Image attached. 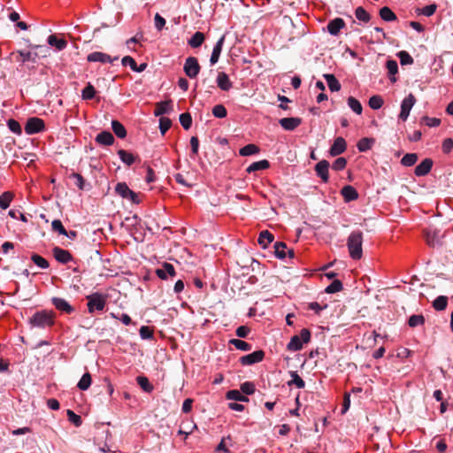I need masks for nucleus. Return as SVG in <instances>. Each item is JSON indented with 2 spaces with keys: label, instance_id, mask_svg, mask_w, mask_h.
<instances>
[{
  "label": "nucleus",
  "instance_id": "nucleus-1",
  "mask_svg": "<svg viewBox=\"0 0 453 453\" xmlns=\"http://www.w3.org/2000/svg\"><path fill=\"white\" fill-rule=\"evenodd\" d=\"M363 233L359 230L353 231L348 237L347 247L352 259L358 260L362 257Z\"/></svg>",
  "mask_w": 453,
  "mask_h": 453
},
{
  "label": "nucleus",
  "instance_id": "nucleus-2",
  "mask_svg": "<svg viewBox=\"0 0 453 453\" xmlns=\"http://www.w3.org/2000/svg\"><path fill=\"white\" fill-rule=\"evenodd\" d=\"M55 319L52 312L47 311H36L30 319L29 325L31 327L47 328L54 325Z\"/></svg>",
  "mask_w": 453,
  "mask_h": 453
},
{
  "label": "nucleus",
  "instance_id": "nucleus-3",
  "mask_svg": "<svg viewBox=\"0 0 453 453\" xmlns=\"http://www.w3.org/2000/svg\"><path fill=\"white\" fill-rule=\"evenodd\" d=\"M87 300L88 311L91 314L95 311H103L106 304V296L98 292H95L87 296Z\"/></svg>",
  "mask_w": 453,
  "mask_h": 453
},
{
  "label": "nucleus",
  "instance_id": "nucleus-4",
  "mask_svg": "<svg viewBox=\"0 0 453 453\" xmlns=\"http://www.w3.org/2000/svg\"><path fill=\"white\" fill-rule=\"evenodd\" d=\"M311 340V332L303 328L300 335H294L291 337L289 342L287 345V349L289 351H297L302 349L304 343H308Z\"/></svg>",
  "mask_w": 453,
  "mask_h": 453
},
{
  "label": "nucleus",
  "instance_id": "nucleus-5",
  "mask_svg": "<svg viewBox=\"0 0 453 453\" xmlns=\"http://www.w3.org/2000/svg\"><path fill=\"white\" fill-rule=\"evenodd\" d=\"M115 192L122 198L129 200L134 204L140 203L138 195L131 190L125 182H119L115 186Z\"/></svg>",
  "mask_w": 453,
  "mask_h": 453
},
{
  "label": "nucleus",
  "instance_id": "nucleus-6",
  "mask_svg": "<svg viewBox=\"0 0 453 453\" xmlns=\"http://www.w3.org/2000/svg\"><path fill=\"white\" fill-rule=\"evenodd\" d=\"M201 66L198 63V60L195 57H188L186 58L184 65H183V71L185 74L190 78L195 79L198 75L200 72Z\"/></svg>",
  "mask_w": 453,
  "mask_h": 453
},
{
  "label": "nucleus",
  "instance_id": "nucleus-7",
  "mask_svg": "<svg viewBox=\"0 0 453 453\" xmlns=\"http://www.w3.org/2000/svg\"><path fill=\"white\" fill-rule=\"evenodd\" d=\"M45 125L42 119L33 117L27 119L25 126V132L27 134H35L44 130Z\"/></svg>",
  "mask_w": 453,
  "mask_h": 453
},
{
  "label": "nucleus",
  "instance_id": "nucleus-8",
  "mask_svg": "<svg viewBox=\"0 0 453 453\" xmlns=\"http://www.w3.org/2000/svg\"><path fill=\"white\" fill-rule=\"evenodd\" d=\"M416 103V98L412 94H409L401 103V111L399 114V119L403 121H405L411 112V110L414 106Z\"/></svg>",
  "mask_w": 453,
  "mask_h": 453
},
{
  "label": "nucleus",
  "instance_id": "nucleus-9",
  "mask_svg": "<svg viewBox=\"0 0 453 453\" xmlns=\"http://www.w3.org/2000/svg\"><path fill=\"white\" fill-rule=\"evenodd\" d=\"M329 162L323 159L318 162L314 167L316 175L320 178L324 183H327L329 180Z\"/></svg>",
  "mask_w": 453,
  "mask_h": 453
},
{
  "label": "nucleus",
  "instance_id": "nucleus-10",
  "mask_svg": "<svg viewBox=\"0 0 453 453\" xmlns=\"http://www.w3.org/2000/svg\"><path fill=\"white\" fill-rule=\"evenodd\" d=\"M118 59H119L118 57L111 58L110 55L104 53V52H100V51L91 52L87 57V60L88 62H99V63H103V64H106V63L111 64L115 60H118Z\"/></svg>",
  "mask_w": 453,
  "mask_h": 453
},
{
  "label": "nucleus",
  "instance_id": "nucleus-11",
  "mask_svg": "<svg viewBox=\"0 0 453 453\" xmlns=\"http://www.w3.org/2000/svg\"><path fill=\"white\" fill-rule=\"evenodd\" d=\"M265 352L263 350H256L250 354L242 356L240 358V363L242 365H251L259 363L264 359Z\"/></svg>",
  "mask_w": 453,
  "mask_h": 453
},
{
  "label": "nucleus",
  "instance_id": "nucleus-12",
  "mask_svg": "<svg viewBox=\"0 0 453 453\" xmlns=\"http://www.w3.org/2000/svg\"><path fill=\"white\" fill-rule=\"evenodd\" d=\"M347 150V143L344 138L337 137L334 139L332 146L329 149V155L331 157H337L342 154Z\"/></svg>",
  "mask_w": 453,
  "mask_h": 453
},
{
  "label": "nucleus",
  "instance_id": "nucleus-13",
  "mask_svg": "<svg viewBox=\"0 0 453 453\" xmlns=\"http://www.w3.org/2000/svg\"><path fill=\"white\" fill-rule=\"evenodd\" d=\"M51 303L59 311L65 312L66 314H71L74 311V308L64 298L52 297Z\"/></svg>",
  "mask_w": 453,
  "mask_h": 453
},
{
  "label": "nucleus",
  "instance_id": "nucleus-14",
  "mask_svg": "<svg viewBox=\"0 0 453 453\" xmlns=\"http://www.w3.org/2000/svg\"><path fill=\"white\" fill-rule=\"evenodd\" d=\"M275 256L280 259H284L287 257V253L289 257H294V250L288 249L286 243L282 242H277L274 244Z\"/></svg>",
  "mask_w": 453,
  "mask_h": 453
},
{
  "label": "nucleus",
  "instance_id": "nucleus-15",
  "mask_svg": "<svg viewBox=\"0 0 453 453\" xmlns=\"http://www.w3.org/2000/svg\"><path fill=\"white\" fill-rule=\"evenodd\" d=\"M280 127L288 131H293L302 123V119L300 118L291 117V118H283L279 121Z\"/></svg>",
  "mask_w": 453,
  "mask_h": 453
},
{
  "label": "nucleus",
  "instance_id": "nucleus-16",
  "mask_svg": "<svg viewBox=\"0 0 453 453\" xmlns=\"http://www.w3.org/2000/svg\"><path fill=\"white\" fill-rule=\"evenodd\" d=\"M433 167V160L430 158H426L421 163H419L414 171L416 176L421 177L426 176L429 173Z\"/></svg>",
  "mask_w": 453,
  "mask_h": 453
},
{
  "label": "nucleus",
  "instance_id": "nucleus-17",
  "mask_svg": "<svg viewBox=\"0 0 453 453\" xmlns=\"http://www.w3.org/2000/svg\"><path fill=\"white\" fill-rule=\"evenodd\" d=\"M52 252L55 259L61 264H67L73 259V257L68 250H63L59 247H55Z\"/></svg>",
  "mask_w": 453,
  "mask_h": 453
},
{
  "label": "nucleus",
  "instance_id": "nucleus-18",
  "mask_svg": "<svg viewBox=\"0 0 453 453\" xmlns=\"http://www.w3.org/2000/svg\"><path fill=\"white\" fill-rule=\"evenodd\" d=\"M217 86L223 91H228L232 88L233 83L229 79V76L224 73L219 72L216 79Z\"/></svg>",
  "mask_w": 453,
  "mask_h": 453
},
{
  "label": "nucleus",
  "instance_id": "nucleus-19",
  "mask_svg": "<svg viewBox=\"0 0 453 453\" xmlns=\"http://www.w3.org/2000/svg\"><path fill=\"white\" fill-rule=\"evenodd\" d=\"M173 105L171 100L161 101L156 104L154 115L158 117L173 111Z\"/></svg>",
  "mask_w": 453,
  "mask_h": 453
},
{
  "label": "nucleus",
  "instance_id": "nucleus-20",
  "mask_svg": "<svg viewBox=\"0 0 453 453\" xmlns=\"http://www.w3.org/2000/svg\"><path fill=\"white\" fill-rule=\"evenodd\" d=\"M225 37H226V35H223L218 40V42H216V44L213 47V50H212V52H211V58H210V63H211V65H215L219 61V56L221 54L222 48H223V45H224Z\"/></svg>",
  "mask_w": 453,
  "mask_h": 453
},
{
  "label": "nucleus",
  "instance_id": "nucleus-21",
  "mask_svg": "<svg viewBox=\"0 0 453 453\" xmlns=\"http://www.w3.org/2000/svg\"><path fill=\"white\" fill-rule=\"evenodd\" d=\"M345 26V22L341 18H335L328 22L327 31L332 35H337L342 28Z\"/></svg>",
  "mask_w": 453,
  "mask_h": 453
},
{
  "label": "nucleus",
  "instance_id": "nucleus-22",
  "mask_svg": "<svg viewBox=\"0 0 453 453\" xmlns=\"http://www.w3.org/2000/svg\"><path fill=\"white\" fill-rule=\"evenodd\" d=\"M156 274L158 278L165 280L168 276H174L175 270L172 264L164 263L161 268L156 270Z\"/></svg>",
  "mask_w": 453,
  "mask_h": 453
},
{
  "label": "nucleus",
  "instance_id": "nucleus-23",
  "mask_svg": "<svg viewBox=\"0 0 453 453\" xmlns=\"http://www.w3.org/2000/svg\"><path fill=\"white\" fill-rule=\"evenodd\" d=\"M442 235L440 234V231L436 230V229H430L428 231H426V242L429 246H436V245H439L441 244V237Z\"/></svg>",
  "mask_w": 453,
  "mask_h": 453
},
{
  "label": "nucleus",
  "instance_id": "nucleus-24",
  "mask_svg": "<svg viewBox=\"0 0 453 453\" xmlns=\"http://www.w3.org/2000/svg\"><path fill=\"white\" fill-rule=\"evenodd\" d=\"M341 194L346 202L354 201L358 197L357 191L349 185L344 186L341 190Z\"/></svg>",
  "mask_w": 453,
  "mask_h": 453
},
{
  "label": "nucleus",
  "instance_id": "nucleus-25",
  "mask_svg": "<svg viewBox=\"0 0 453 453\" xmlns=\"http://www.w3.org/2000/svg\"><path fill=\"white\" fill-rule=\"evenodd\" d=\"M96 142L102 145L110 146L114 142V137L109 131H103L96 137Z\"/></svg>",
  "mask_w": 453,
  "mask_h": 453
},
{
  "label": "nucleus",
  "instance_id": "nucleus-26",
  "mask_svg": "<svg viewBox=\"0 0 453 453\" xmlns=\"http://www.w3.org/2000/svg\"><path fill=\"white\" fill-rule=\"evenodd\" d=\"M118 155H119L120 160L127 166L132 165L138 158L133 153L128 152L125 150H119Z\"/></svg>",
  "mask_w": 453,
  "mask_h": 453
},
{
  "label": "nucleus",
  "instance_id": "nucleus-27",
  "mask_svg": "<svg viewBox=\"0 0 453 453\" xmlns=\"http://www.w3.org/2000/svg\"><path fill=\"white\" fill-rule=\"evenodd\" d=\"M323 78L326 81L327 86L332 92H337L341 89V84L334 74L325 73Z\"/></svg>",
  "mask_w": 453,
  "mask_h": 453
},
{
  "label": "nucleus",
  "instance_id": "nucleus-28",
  "mask_svg": "<svg viewBox=\"0 0 453 453\" xmlns=\"http://www.w3.org/2000/svg\"><path fill=\"white\" fill-rule=\"evenodd\" d=\"M386 67L388 73V78L391 82H395L397 81L395 74L398 72V65L397 62L394 59H388L386 63Z\"/></svg>",
  "mask_w": 453,
  "mask_h": 453
},
{
  "label": "nucleus",
  "instance_id": "nucleus-29",
  "mask_svg": "<svg viewBox=\"0 0 453 453\" xmlns=\"http://www.w3.org/2000/svg\"><path fill=\"white\" fill-rule=\"evenodd\" d=\"M269 166H270L269 161L266 159H263V160L257 161V162H254L251 165H250L247 167L246 172L249 173H255L257 171L265 170V169L269 168Z\"/></svg>",
  "mask_w": 453,
  "mask_h": 453
},
{
  "label": "nucleus",
  "instance_id": "nucleus-30",
  "mask_svg": "<svg viewBox=\"0 0 453 453\" xmlns=\"http://www.w3.org/2000/svg\"><path fill=\"white\" fill-rule=\"evenodd\" d=\"M47 42L50 46L56 47L58 50H62L67 46V42L65 40L58 39L54 35H50L47 39Z\"/></svg>",
  "mask_w": 453,
  "mask_h": 453
},
{
  "label": "nucleus",
  "instance_id": "nucleus-31",
  "mask_svg": "<svg viewBox=\"0 0 453 453\" xmlns=\"http://www.w3.org/2000/svg\"><path fill=\"white\" fill-rule=\"evenodd\" d=\"M375 140L373 138H362L357 143V148L360 152H365L369 150L374 144Z\"/></svg>",
  "mask_w": 453,
  "mask_h": 453
},
{
  "label": "nucleus",
  "instance_id": "nucleus-32",
  "mask_svg": "<svg viewBox=\"0 0 453 453\" xmlns=\"http://www.w3.org/2000/svg\"><path fill=\"white\" fill-rule=\"evenodd\" d=\"M273 241V235L269 231H262L258 237V243L261 247L265 249Z\"/></svg>",
  "mask_w": 453,
  "mask_h": 453
},
{
  "label": "nucleus",
  "instance_id": "nucleus-33",
  "mask_svg": "<svg viewBox=\"0 0 453 453\" xmlns=\"http://www.w3.org/2000/svg\"><path fill=\"white\" fill-rule=\"evenodd\" d=\"M380 16L384 21L387 22L395 21L397 19L396 15L388 6H384L380 10Z\"/></svg>",
  "mask_w": 453,
  "mask_h": 453
},
{
  "label": "nucleus",
  "instance_id": "nucleus-34",
  "mask_svg": "<svg viewBox=\"0 0 453 453\" xmlns=\"http://www.w3.org/2000/svg\"><path fill=\"white\" fill-rule=\"evenodd\" d=\"M204 41V35L202 32H196L191 38L188 40V43L192 48H198L202 45Z\"/></svg>",
  "mask_w": 453,
  "mask_h": 453
},
{
  "label": "nucleus",
  "instance_id": "nucleus-35",
  "mask_svg": "<svg viewBox=\"0 0 453 453\" xmlns=\"http://www.w3.org/2000/svg\"><path fill=\"white\" fill-rule=\"evenodd\" d=\"M226 396L228 400H234V401H238V402H248L249 401L248 397L246 395H244L242 392L236 390V389L229 390L226 393Z\"/></svg>",
  "mask_w": 453,
  "mask_h": 453
},
{
  "label": "nucleus",
  "instance_id": "nucleus-36",
  "mask_svg": "<svg viewBox=\"0 0 453 453\" xmlns=\"http://www.w3.org/2000/svg\"><path fill=\"white\" fill-rule=\"evenodd\" d=\"M111 128H112V131L114 132V134L119 137V138H125L127 136V130L125 128V127L118 120H112L111 121Z\"/></svg>",
  "mask_w": 453,
  "mask_h": 453
},
{
  "label": "nucleus",
  "instance_id": "nucleus-37",
  "mask_svg": "<svg viewBox=\"0 0 453 453\" xmlns=\"http://www.w3.org/2000/svg\"><path fill=\"white\" fill-rule=\"evenodd\" d=\"M14 198V195L10 191H5L0 196V208L3 210L7 209L12 201Z\"/></svg>",
  "mask_w": 453,
  "mask_h": 453
},
{
  "label": "nucleus",
  "instance_id": "nucleus-38",
  "mask_svg": "<svg viewBox=\"0 0 453 453\" xmlns=\"http://www.w3.org/2000/svg\"><path fill=\"white\" fill-rule=\"evenodd\" d=\"M229 344L234 346L237 349L242 351H250L252 349L251 344L241 339H231Z\"/></svg>",
  "mask_w": 453,
  "mask_h": 453
},
{
  "label": "nucleus",
  "instance_id": "nucleus-39",
  "mask_svg": "<svg viewBox=\"0 0 453 453\" xmlns=\"http://www.w3.org/2000/svg\"><path fill=\"white\" fill-rule=\"evenodd\" d=\"M259 152V148L255 144H248L242 147L239 153L242 157H248Z\"/></svg>",
  "mask_w": 453,
  "mask_h": 453
},
{
  "label": "nucleus",
  "instance_id": "nucleus-40",
  "mask_svg": "<svg viewBox=\"0 0 453 453\" xmlns=\"http://www.w3.org/2000/svg\"><path fill=\"white\" fill-rule=\"evenodd\" d=\"M418 161V155L416 153H407L405 154L402 159L401 164L404 166H412Z\"/></svg>",
  "mask_w": 453,
  "mask_h": 453
},
{
  "label": "nucleus",
  "instance_id": "nucleus-41",
  "mask_svg": "<svg viewBox=\"0 0 453 453\" xmlns=\"http://www.w3.org/2000/svg\"><path fill=\"white\" fill-rule=\"evenodd\" d=\"M91 381V375L88 372H86L79 380L77 387L79 389L85 391L90 387Z\"/></svg>",
  "mask_w": 453,
  "mask_h": 453
},
{
  "label": "nucleus",
  "instance_id": "nucleus-42",
  "mask_svg": "<svg viewBox=\"0 0 453 453\" xmlns=\"http://www.w3.org/2000/svg\"><path fill=\"white\" fill-rule=\"evenodd\" d=\"M348 102V105L349 107L357 114L360 115L362 113V111H363V107L360 104V102L353 97V96H349L347 100Z\"/></svg>",
  "mask_w": 453,
  "mask_h": 453
},
{
  "label": "nucleus",
  "instance_id": "nucleus-43",
  "mask_svg": "<svg viewBox=\"0 0 453 453\" xmlns=\"http://www.w3.org/2000/svg\"><path fill=\"white\" fill-rule=\"evenodd\" d=\"M290 376L292 380L288 382V386L295 385L297 388H303L305 387L304 380L297 374L296 372H291Z\"/></svg>",
  "mask_w": 453,
  "mask_h": 453
},
{
  "label": "nucleus",
  "instance_id": "nucleus-44",
  "mask_svg": "<svg viewBox=\"0 0 453 453\" xmlns=\"http://www.w3.org/2000/svg\"><path fill=\"white\" fill-rule=\"evenodd\" d=\"M448 304V297L444 296H440L434 299L433 302V307L436 311H443Z\"/></svg>",
  "mask_w": 453,
  "mask_h": 453
},
{
  "label": "nucleus",
  "instance_id": "nucleus-45",
  "mask_svg": "<svg viewBox=\"0 0 453 453\" xmlns=\"http://www.w3.org/2000/svg\"><path fill=\"white\" fill-rule=\"evenodd\" d=\"M138 385L142 388L143 391L150 393L153 390V386L150 383L148 378L144 376H138L136 378Z\"/></svg>",
  "mask_w": 453,
  "mask_h": 453
},
{
  "label": "nucleus",
  "instance_id": "nucleus-46",
  "mask_svg": "<svg viewBox=\"0 0 453 453\" xmlns=\"http://www.w3.org/2000/svg\"><path fill=\"white\" fill-rule=\"evenodd\" d=\"M355 15L358 20L365 23L371 19L370 14L362 6H359L355 10Z\"/></svg>",
  "mask_w": 453,
  "mask_h": 453
},
{
  "label": "nucleus",
  "instance_id": "nucleus-47",
  "mask_svg": "<svg viewBox=\"0 0 453 453\" xmlns=\"http://www.w3.org/2000/svg\"><path fill=\"white\" fill-rule=\"evenodd\" d=\"M343 286L341 280H334L331 284H329L325 291L328 294H334L341 291L342 289Z\"/></svg>",
  "mask_w": 453,
  "mask_h": 453
},
{
  "label": "nucleus",
  "instance_id": "nucleus-48",
  "mask_svg": "<svg viewBox=\"0 0 453 453\" xmlns=\"http://www.w3.org/2000/svg\"><path fill=\"white\" fill-rule=\"evenodd\" d=\"M424 323H425V318L423 315H420V314L411 315L408 320V325L411 327H416L418 326H422Z\"/></svg>",
  "mask_w": 453,
  "mask_h": 453
},
{
  "label": "nucleus",
  "instance_id": "nucleus-49",
  "mask_svg": "<svg viewBox=\"0 0 453 453\" xmlns=\"http://www.w3.org/2000/svg\"><path fill=\"white\" fill-rule=\"evenodd\" d=\"M96 89L94 86L88 83L81 92V96L84 100H90L95 96Z\"/></svg>",
  "mask_w": 453,
  "mask_h": 453
},
{
  "label": "nucleus",
  "instance_id": "nucleus-50",
  "mask_svg": "<svg viewBox=\"0 0 453 453\" xmlns=\"http://www.w3.org/2000/svg\"><path fill=\"white\" fill-rule=\"evenodd\" d=\"M369 106L373 110H379L383 105V99L380 96H372L369 99Z\"/></svg>",
  "mask_w": 453,
  "mask_h": 453
},
{
  "label": "nucleus",
  "instance_id": "nucleus-51",
  "mask_svg": "<svg viewBox=\"0 0 453 453\" xmlns=\"http://www.w3.org/2000/svg\"><path fill=\"white\" fill-rule=\"evenodd\" d=\"M402 65H411L413 63L412 57L405 50H401L397 53Z\"/></svg>",
  "mask_w": 453,
  "mask_h": 453
},
{
  "label": "nucleus",
  "instance_id": "nucleus-52",
  "mask_svg": "<svg viewBox=\"0 0 453 453\" xmlns=\"http://www.w3.org/2000/svg\"><path fill=\"white\" fill-rule=\"evenodd\" d=\"M31 259L38 267L42 269H47L50 266L49 262L37 254H33Z\"/></svg>",
  "mask_w": 453,
  "mask_h": 453
},
{
  "label": "nucleus",
  "instance_id": "nucleus-53",
  "mask_svg": "<svg viewBox=\"0 0 453 453\" xmlns=\"http://www.w3.org/2000/svg\"><path fill=\"white\" fill-rule=\"evenodd\" d=\"M212 114L216 118L222 119L226 116L227 111L224 105L217 104L212 108Z\"/></svg>",
  "mask_w": 453,
  "mask_h": 453
},
{
  "label": "nucleus",
  "instance_id": "nucleus-54",
  "mask_svg": "<svg viewBox=\"0 0 453 453\" xmlns=\"http://www.w3.org/2000/svg\"><path fill=\"white\" fill-rule=\"evenodd\" d=\"M66 414L68 417V420L71 423H73L76 427H79L81 425L82 420L81 416L74 413L72 410H67Z\"/></svg>",
  "mask_w": 453,
  "mask_h": 453
},
{
  "label": "nucleus",
  "instance_id": "nucleus-55",
  "mask_svg": "<svg viewBox=\"0 0 453 453\" xmlns=\"http://www.w3.org/2000/svg\"><path fill=\"white\" fill-rule=\"evenodd\" d=\"M180 122L184 129L188 130L192 125V118L189 113H181L180 115Z\"/></svg>",
  "mask_w": 453,
  "mask_h": 453
},
{
  "label": "nucleus",
  "instance_id": "nucleus-56",
  "mask_svg": "<svg viewBox=\"0 0 453 453\" xmlns=\"http://www.w3.org/2000/svg\"><path fill=\"white\" fill-rule=\"evenodd\" d=\"M172 126V121L170 119L165 117H161L159 119V129L162 134H165L166 131L169 130V128Z\"/></svg>",
  "mask_w": 453,
  "mask_h": 453
},
{
  "label": "nucleus",
  "instance_id": "nucleus-57",
  "mask_svg": "<svg viewBox=\"0 0 453 453\" xmlns=\"http://www.w3.org/2000/svg\"><path fill=\"white\" fill-rule=\"evenodd\" d=\"M347 165V159L345 157H337L333 165H332V169L334 170V171H342L343 170Z\"/></svg>",
  "mask_w": 453,
  "mask_h": 453
},
{
  "label": "nucleus",
  "instance_id": "nucleus-58",
  "mask_svg": "<svg viewBox=\"0 0 453 453\" xmlns=\"http://www.w3.org/2000/svg\"><path fill=\"white\" fill-rule=\"evenodd\" d=\"M52 229L58 232L61 235H67V231L64 227L62 222L59 219H55L51 223Z\"/></svg>",
  "mask_w": 453,
  "mask_h": 453
},
{
  "label": "nucleus",
  "instance_id": "nucleus-59",
  "mask_svg": "<svg viewBox=\"0 0 453 453\" xmlns=\"http://www.w3.org/2000/svg\"><path fill=\"white\" fill-rule=\"evenodd\" d=\"M241 391L245 395H252L255 392L253 382L246 381L241 385Z\"/></svg>",
  "mask_w": 453,
  "mask_h": 453
},
{
  "label": "nucleus",
  "instance_id": "nucleus-60",
  "mask_svg": "<svg viewBox=\"0 0 453 453\" xmlns=\"http://www.w3.org/2000/svg\"><path fill=\"white\" fill-rule=\"evenodd\" d=\"M8 127L9 129L14 133V134H20L22 130H21V127L19 125V123L15 120V119H9L8 120Z\"/></svg>",
  "mask_w": 453,
  "mask_h": 453
},
{
  "label": "nucleus",
  "instance_id": "nucleus-61",
  "mask_svg": "<svg viewBox=\"0 0 453 453\" xmlns=\"http://www.w3.org/2000/svg\"><path fill=\"white\" fill-rule=\"evenodd\" d=\"M422 119H423L424 123L430 127H435L440 126V124H441V119L438 118H434V117L425 116V117H423Z\"/></svg>",
  "mask_w": 453,
  "mask_h": 453
},
{
  "label": "nucleus",
  "instance_id": "nucleus-62",
  "mask_svg": "<svg viewBox=\"0 0 453 453\" xmlns=\"http://www.w3.org/2000/svg\"><path fill=\"white\" fill-rule=\"evenodd\" d=\"M436 9H437L436 4H429V5L423 7L420 10L419 13L426 17H430L435 12Z\"/></svg>",
  "mask_w": 453,
  "mask_h": 453
},
{
  "label": "nucleus",
  "instance_id": "nucleus-63",
  "mask_svg": "<svg viewBox=\"0 0 453 453\" xmlns=\"http://www.w3.org/2000/svg\"><path fill=\"white\" fill-rule=\"evenodd\" d=\"M139 333H140L141 338L143 339V340H149V339H151L153 337L152 331L150 329L149 326H142L140 328Z\"/></svg>",
  "mask_w": 453,
  "mask_h": 453
},
{
  "label": "nucleus",
  "instance_id": "nucleus-64",
  "mask_svg": "<svg viewBox=\"0 0 453 453\" xmlns=\"http://www.w3.org/2000/svg\"><path fill=\"white\" fill-rule=\"evenodd\" d=\"M442 151L446 154L449 153L453 149V139L447 138L442 142Z\"/></svg>",
  "mask_w": 453,
  "mask_h": 453
}]
</instances>
